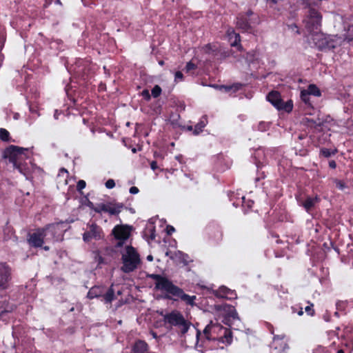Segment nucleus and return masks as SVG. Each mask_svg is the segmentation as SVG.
I'll return each mask as SVG.
<instances>
[{
    "label": "nucleus",
    "mask_w": 353,
    "mask_h": 353,
    "mask_svg": "<svg viewBox=\"0 0 353 353\" xmlns=\"http://www.w3.org/2000/svg\"><path fill=\"white\" fill-rule=\"evenodd\" d=\"M299 3L305 5V17L303 22L305 28L310 32H315V37H321L322 35L318 33V30L321 24L322 16L317 10L312 6L314 0H299Z\"/></svg>",
    "instance_id": "nucleus-2"
},
{
    "label": "nucleus",
    "mask_w": 353,
    "mask_h": 353,
    "mask_svg": "<svg viewBox=\"0 0 353 353\" xmlns=\"http://www.w3.org/2000/svg\"><path fill=\"white\" fill-rule=\"evenodd\" d=\"M122 266L121 270L125 273H130L139 268L141 260L137 250L131 245L125 246L121 251Z\"/></svg>",
    "instance_id": "nucleus-3"
},
{
    "label": "nucleus",
    "mask_w": 353,
    "mask_h": 353,
    "mask_svg": "<svg viewBox=\"0 0 353 353\" xmlns=\"http://www.w3.org/2000/svg\"><path fill=\"white\" fill-rule=\"evenodd\" d=\"M106 212L110 215L119 214L123 208V204L121 203H106Z\"/></svg>",
    "instance_id": "nucleus-14"
},
{
    "label": "nucleus",
    "mask_w": 353,
    "mask_h": 353,
    "mask_svg": "<svg viewBox=\"0 0 353 353\" xmlns=\"http://www.w3.org/2000/svg\"><path fill=\"white\" fill-rule=\"evenodd\" d=\"M192 330L195 332L196 338H198L199 332L198 330H196V329H194V327L192 328Z\"/></svg>",
    "instance_id": "nucleus-55"
},
{
    "label": "nucleus",
    "mask_w": 353,
    "mask_h": 353,
    "mask_svg": "<svg viewBox=\"0 0 353 353\" xmlns=\"http://www.w3.org/2000/svg\"><path fill=\"white\" fill-rule=\"evenodd\" d=\"M203 333L208 340H216L228 345L232 341L231 331L219 323L211 322L205 327Z\"/></svg>",
    "instance_id": "nucleus-4"
},
{
    "label": "nucleus",
    "mask_w": 353,
    "mask_h": 353,
    "mask_svg": "<svg viewBox=\"0 0 353 353\" xmlns=\"http://www.w3.org/2000/svg\"><path fill=\"white\" fill-rule=\"evenodd\" d=\"M58 117H59V112H58V110H55V112H54V117L57 119H58Z\"/></svg>",
    "instance_id": "nucleus-57"
},
{
    "label": "nucleus",
    "mask_w": 353,
    "mask_h": 353,
    "mask_svg": "<svg viewBox=\"0 0 353 353\" xmlns=\"http://www.w3.org/2000/svg\"><path fill=\"white\" fill-rule=\"evenodd\" d=\"M194 68H195L194 64L192 63L191 62H189L187 63V65L185 66V70L187 72H189V71L194 69Z\"/></svg>",
    "instance_id": "nucleus-43"
},
{
    "label": "nucleus",
    "mask_w": 353,
    "mask_h": 353,
    "mask_svg": "<svg viewBox=\"0 0 353 353\" xmlns=\"http://www.w3.org/2000/svg\"><path fill=\"white\" fill-rule=\"evenodd\" d=\"M116 239L119 240H125L130 236V229L125 225H117L112 230Z\"/></svg>",
    "instance_id": "nucleus-13"
},
{
    "label": "nucleus",
    "mask_w": 353,
    "mask_h": 353,
    "mask_svg": "<svg viewBox=\"0 0 353 353\" xmlns=\"http://www.w3.org/2000/svg\"><path fill=\"white\" fill-rule=\"evenodd\" d=\"M147 260L149 261H152L153 260V256L152 255H148L147 256Z\"/></svg>",
    "instance_id": "nucleus-56"
},
{
    "label": "nucleus",
    "mask_w": 353,
    "mask_h": 353,
    "mask_svg": "<svg viewBox=\"0 0 353 353\" xmlns=\"http://www.w3.org/2000/svg\"><path fill=\"white\" fill-rule=\"evenodd\" d=\"M267 127H268V124L265 122H261L259 124V129L261 131L265 130Z\"/></svg>",
    "instance_id": "nucleus-44"
},
{
    "label": "nucleus",
    "mask_w": 353,
    "mask_h": 353,
    "mask_svg": "<svg viewBox=\"0 0 353 353\" xmlns=\"http://www.w3.org/2000/svg\"><path fill=\"white\" fill-rule=\"evenodd\" d=\"M104 288L100 286H94L92 288L88 293V297L90 299L103 296L104 294Z\"/></svg>",
    "instance_id": "nucleus-22"
},
{
    "label": "nucleus",
    "mask_w": 353,
    "mask_h": 353,
    "mask_svg": "<svg viewBox=\"0 0 353 353\" xmlns=\"http://www.w3.org/2000/svg\"><path fill=\"white\" fill-rule=\"evenodd\" d=\"M142 95L147 99L149 100L150 99V95L148 90H143L142 92Z\"/></svg>",
    "instance_id": "nucleus-48"
},
{
    "label": "nucleus",
    "mask_w": 353,
    "mask_h": 353,
    "mask_svg": "<svg viewBox=\"0 0 353 353\" xmlns=\"http://www.w3.org/2000/svg\"><path fill=\"white\" fill-rule=\"evenodd\" d=\"M301 99L305 104L310 105V94H309V92L306 90H301Z\"/></svg>",
    "instance_id": "nucleus-28"
},
{
    "label": "nucleus",
    "mask_w": 353,
    "mask_h": 353,
    "mask_svg": "<svg viewBox=\"0 0 353 353\" xmlns=\"http://www.w3.org/2000/svg\"><path fill=\"white\" fill-rule=\"evenodd\" d=\"M288 30H290L292 32H294L297 34H300L299 28L295 23H292L290 25H288Z\"/></svg>",
    "instance_id": "nucleus-35"
},
{
    "label": "nucleus",
    "mask_w": 353,
    "mask_h": 353,
    "mask_svg": "<svg viewBox=\"0 0 353 353\" xmlns=\"http://www.w3.org/2000/svg\"><path fill=\"white\" fill-rule=\"evenodd\" d=\"M103 238L102 229L96 223H88L87 230L83 234L85 242H89L92 239L100 240Z\"/></svg>",
    "instance_id": "nucleus-9"
},
{
    "label": "nucleus",
    "mask_w": 353,
    "mask_h": 353,
    "mask_svg": "<svg viewBox=\"0 0 353 353\" xmlns=\"http://www.w3.org/2000/svg\"><path fill=\"white\" fill-rule=\"evenodd\" d=\"M130 192L132 194H137L139 192V189L135 186H132L130 188Z\"/></svg>",
    "instance_id": "nucleus-46"
},
{
    "label": "nucleus",
    "mask_w": 353,
    "mask_h": 353,
    "mask_svg": "<svg viewBox=\"0 0 353 353\" xmlns=\"http://www.w3.org/2000/svg\"><path fill=\"white\" fill-rule=\"evenodd\" d=\"M183 74L181 72L178 71L175 73V81H182L183 80Z\"/></svg>",
    "instance_id": "nucleus-41"
},
{
    "label": "nucleus",
    "mask_w": 353,
    "mask_h": 353,
    "mask_svg": "<svg viewBox=\"0 0 353 353\" xmlns=\"http://www.w3.org/2000/svg\"><path fill=\"white\" fill-rule=\"evenodd\" d=\"M86 185L85 181L83 180H79L77 185V189L78 191L82 190Z\"/></svg>",
    "instance_id": "nucleus-36"
},
{
    "label": "nucleus",
    "mask_w": 353,
    "mask_h": 353,
    "mask_svg": "<svg viewBox=\"0 0 353 353\" xmlns=\"http://www.w3.org/2000/svg\"><path fill=\"white\" fill-rule=\"evenodd\" d=\"M347 307V302L343 301H339L336 303V311L334 312V316L336 317H339L341 315H345L346 314V309Z\"/></svg>",
    "instance_id": "nucleus-19"
},
{
    "label": "nucleus",
    "mask_w": 353,
    "mask_h": 353,
    "mask_svg": "<svg viewBox=\"0 0 353 353\" xmlns=\"http://www.w3.org/2000/svg\"><path fill=\"white\" fill-rule=\"evenodd\" d=\"M341 260L344 263H349V259L346 257L345 255H343L341 258Z\"/></svg>",
    "instance_id": "nucleus-52"
},
{
    "label": "nucleus",
    "mask_w": 353,
    "mask_h": 353,
    "mask_svg": "<svg viewBox=\"0 0 353 353\" xmlns=\"http://www.w3.org/2000/svg\"><path fill=\"white\" fill-rule=\"evenodd\" d=\"M30 111L32 112V113H35V114H37L38 116H39V114L38 113L37 110L34 108H33L32 107L30 106Z\"/></svg>",
    "instance_id": "nucleus-54"
},
{
    "label": "nucleus",
    "mask_w": 353,
    "mask_h": 353,
    "mask_svg": "<svg viewBox=\"0 0 353 353\" xmlns=\"http://www.w3.org/2000/svg\"><path fill=\"white\" fill-rule=\"evenodd\" d=\"M293 108V103L291 100H289L286 102H283L282 101L281 103V107L280 108H278V110H285V112H290L292 111Z\"/></svg>",
    "instance_id": "nucleus-25"
},
{
    "label": "nucleus",
    "mask_w": 353,
    "mask_h": 353,
    "mask_svg": "<svg viewBox=\"0 0 353 353\" xmlns=\"http://www.w3.org/2000/svg\"><path fill=\"white\" fill-rule=\"evenodd\" d=\"M227 307L228 308V311L229 312V314H228L229 316L232 317L233 319H238L237 312H236L234 307H232V306H227Z\"/></svg>",
    "instance_id": "nucleus-30"
},
{
    "label": "nucleus",
    "mask_w": 353,
    "mask_h": 353,
    "mask_svg": "<svg viewBox=\"0 0 353 353\" xmlns=\"http://www.w3.org/2000/svg\"><path fill=\"white\" fill-rule=\"evenodd\" d=\"M41 229L43 230L44 241L48 243L62 241L63 233L67 230L63 222L49 224Z\"/></svg>",
    "instance_id": "nucleus-6"
},
{
    "label": "nucleus",
    "mask_w": 353,
    "mask_h": 353,
    "mask_svg": "<svg viewBox=\"0 0 353 353\" xmlns=\"http://www.w3.org/2000/svg\"><path fill=\"white\" fill-rule=\"evenodd\" d=\"M133 353H148V345L143 341H137L134 347Z\"/></svg>",
    "instance_id": "nucleus-23"
},
{
    "label": "nucleus",
    "mask_w": 353,
    "mask_h": 353,
    "mask_svg": "<svg viewBox=\"0 0 353 353\" xmlns=\"http://www.w3.org/2000/svg\"><path fill=\"white\" fill-rule=\"evenodd\" d=\"M43 249H44L45 250H50V248H49V246H44V247H43Z\"/></svg>",
    "instance_id": "nucleus-62"
},
{
    "label": "nucleus",
    "mask_w": 353,
    "mask_h": 353,
    "mask_svg": "<svg viewBox=\"0 0 353 353\" xmlns=\"http://www.w3.org/2000/svg\"><path fill=\"white\" fill-rule=\"evenodd\" d=\"M205 52L210 53V51L214 52V50L212 49V46L210 44L207 45L204 48Z\"/></svg>",
    "instance_id": "nucleus-47"
},
{
    "label": "nucleus",
    "mask_w": 353,
    "mask_h": 353,
    "mask_svg": "<svg viewBox=\"0 0 353 353\" xmlns=\"http://www.w3.org/2000/svg\"><path fill=\"white\" fill-rule=\"evenodd\" d=\"M10 278V269L4 263H0V288L6 289Z\"/></svg>",
    "instance_id": "nucleus-11"
},
{
    "label": "nucleus",
    "mask_w": 353,
    "mask_h": 353,
    "mask_svg": "<svg viewBox=\"0 0 353 353\" xmlns=\"http://www.w3.org/2000/svg\"><path fill=\"white\" fill-rule=\"evenodd\" d=\"M106 203H101L99 204L97 207H95V208H94V210L97 212V213H101L102 212H106Z\"/></svg>",
    "instance_id": "nucleus-31"
},
{
    "label": "nucleus",
    "mask_w": 353,
    "mask_h": 353,
    "mask_svg": "<svg viewBox=\"0 0 353 353\" xmlns=\"http://www.w3.org/2000/svg\"><path fill=\"white\" fill-rule=\"evenodd\" d=\"M303 314V310H302V308H301V309L300 310V311L298 312V314H299V316H301Z\"/></svg>",
    "instance_id": "nucleus-59"
},
{
    "label": "nucleus",
    "mask_w": 353,
    "mask_h": 353,
    "mask_svg": "<svg viewBox=\"0 0 353 353\" xmlns=\"http://www.w3.org/2000/svg\"><path fill=\"white\" fill-rule=\"evenodd\" d=\"M336 186L339 190H343L345 188H347V185L345 182L340 180H335Z\"/></svg>",
    "instance_id": "nucleus-34"
},
{
    "label": "nucleus",
    "mask_w": 353,
    "mask_h": 353,
    "mask_svg": "<svg viewBox=\"0 0 353 353\" xmlns=\"http://www.w3.org/2000/svg\"><path fill=\"white\" fill-rule=\"evenodd\" d=\"M174 230H175L172 226L169 225L167 227V232L168 234H171L173 232H174Z\"/></svg>",
    "instance_id": "nucleus-50"
},
{
    "label": "nucleus",
    "mask_w": 353,
    "mask_h": 353,
    "mask_svg": "<svg viewBox=\"0 0 353 353\" xmlns=\"http://www.w3.org/2000/svg\"><path fill=\"white\" fill-rule=\"evenodd\" d=\"M87 205L93 210L95 208L94 203L90 201H88Z\"/></svg>",
    "instance_id": "nucleus-53"
},
{
    "label": "nucleus",
    "mask_w": 353,
    "mask_h": 353,
    "mask_svg": "<svg viewBox=\"0 0 353 353\" xmlns=\"http://www.w3.org/2000/svg\"><path fill=\"white\" fill-rule=\"evenodd\" d=\"M306 90L309 92V94H310V95L312 94L314 96H320L321 94L319 88L313 84L310 85Z\"/></svg>",
    "instance_id": "nucleus-27"
},
{
    "label": "nucleus",
    "mask_w": 353,
    "mask_h": 353,
    "mask_svg": "<svg viewBox=\"0 0 353 353\" xmlns=\"http://www.w3.org/2000/svg\"><path fill=\"white\" fill-rule=\"evenodd\" d=\"M323 319H325V321L328 322L330 321L329 319V317L327 316H323Z\"/></svg>",
    "instance_id": "nucleus-58"
},
{
    "label": "nucleus",
    "mask_w": 353,
    "mask_h": 353,
    "mask_svg": "<svg viewBox=\"0 0 353 353\" xmlns=\"http://www.w3.org/2000/svg\"><path fill=\"white\" fill-rule=\"evenodd\" d=\"M313 304H310V305H307L305 307V311L307 312L309 315L313 316L314 314V310L312 309Z\"/></svg>",
    "instance_id": "nucleus-38"
},
{
    "label": "nucleus",
    "mask_w": 353,
    "mask_h": 353,
    "mask_svg": "<svg viewBox=\"0 0 353 353\" xmlns=\"http://www.w3.org/2000/svg\"><path fill=\"white\" fill-rule=\"evenodd\" d=\"M268 101L271 103L276 109L281 107L282 99L280 94L276 91H272L267 95Z\"/></svg>",
    "instance_id": "nucleus-15"
},
{
    "label": "nucleus",
    "mask_w": 353,
    "mask_h": 353,
    "mask_svg": "<svg viewBox=\"0 0 353 353\" xmlns=\"http://www.w3.org/2000/svg\"><path fill=\"white\" fill-rule=\"evenodd\" d=\"M175 297L180 299L184 301L186 304L193 306L194 305V301L196 300V296H190L185 294L182 289H179L177 294Z\"/></svg>",
    "instance_id": "nucleus-16"
},
{
    "label": "nucleus",
    "mask_w": 353,
    "mask_h": 353,
    "mask_svg": "<svg viewBox=\"0 0 353 353\" xmlns=\"http://www.w3.org/2000/svg\"><path fill=\"white\" fill-rule=\"evenodd\" d=\"M0 139L2 141H8L9 139V132L4 128H0Z\"/></svg>",
    "instance_id": "nucleus-29"
},
{
    "label": "nucleus",
    "mask_w": 353,
    "mask_h": 353,
    "mask_svg": "<svg viewBox=\"0 0 353 353\" xmlns=\"http://www.w3.org/2000/svg\"><path fill=\"white\" fill-rule=\"evenodd\" d=\"M255 55L253 53H248L246 57V61L248 63H252L254 61Z\"/></svg>",
    "instance_id": "nucleus-40"
},
{
    "label": "nucleus",
    "mask_w": 353,
    "mask_h": 353,
    "mask_svg": "<svg viewBox=\"0 0 353 353\" xmlns=\"http://www.w3.org/2000/svg\"><path fill=\"white\" fill-rule=\"evenodd\" d=\"M214 88H219L221 90H224L225 92H228L232 89V87L230 86H218V85H213Z\"/></svg>",
    "instance_id": "nucleus-45"
},
{
    "label": "nucleus",
    "mask_w": 353,
    "mask_h": 353,
    "mask_svg": "<svg viewBox=\"0 0 353 353\" xmlns=\"http://www.w3.org/2000/svg\"><path fill=\"white\" fill-rule=\"evenodd\" d=\"M115 186V182L113 179H108L105 182V187L108 189H112Z\"/></svg>",
    "instance_id": "nucleus-39"
},
{
    "label": "nucleus",
    "mask_w": 353,
    "mask_h": 353,
    "mask_svg": "<svg viewBox=\"0 0 353 353\" xmlns=\"http://www.w3.org/2000/svg\"><path fill=\"white\" fill-rule=\"evenodd\" d=\"M336 166V164L335 163V161H332V169L335 168Z\"/></svg>",
    "instance_id": "nucleus-60"
},
{
    "label": "nucleus",
    "mask_w": 353,
    "mask_h": 353,
    "mask_svg": "<svg viewBox=\"0 0 353 353\" xmlns=\"http://www.w3.org/2000/svg\"><path fill=\"white\" fill-rule=\"evenodd\" d=\"M176 255H179V257L181 259L183 263L185 264L188 263L189 258L188 254L179 251Z\"/></svg>",
    "instance_id": "nucleus-33"
},
{
    "label": "nucleus",
    "mask_w": 353,
    "mask_h": 353,
    "mask_svg": "<svg viewBox=\"0 0 353 353\" xmlns=\"http://www.w3.org/2000/svg\"><path fill=\"white\" fill-rule=\"evenodd\" d=\"M228 37L232 46H237L240 42V36L236 33L233 28H229L227 31Z\"/></svg>",
    "instance_id": "nucleus-20"
},
{
    "label": "nucleus",
    "mask_w": 353,
    "mask_h": 353,
    "mask_svg": "<svg viewBox=\"0 0 353 353\" xmlns=\"http://www.w3.org/2000/svg\"><path fill=\"white\" fill-rule=\"evenodd\" d=\"M28 151L29 149L26 148L10 145L5 150L4 157L8 158L10 162L13 164V166L18 169L21 173L26 175V169L23 167L21 162L27 157L26 153Z\"/></svg>",
    "instance_id": "nucleus-5"
},
{
    "label": "nucleus",
    "mask_w": 353,
    "mask_h": 353,
    "mask_svg": "<svg viewBox=\"0 0 353 353\" xmlns=\"http://www.w3.org/2000/svg\"><path fill=\"white\" fill-rule=\"evenodd\" d=\"M150 168L152 170H155L156 169H157L158 166H157V163L156 161H152L151 163H150Z\"/></svg>",
    "instance_id": "nucleus-49"
},
{
    "label": "nucleus",
    "mask_w": 353,
    "mask_h": 353,
    "mask_svg": "<svg viewBox=\"0 0 353 353\" xmlns=\"http://www.w3.org/2000/svg\"><path fill=\"white\" fill-rule=\"evenodd\" d=\"M151 277L155 281V288L165 293V298L176 300L174 297L180 289L178 286L174 285L168 279L159 274H152Z\"/></svg>",
    "instance_id": "nucleus-7"
},
{
    "label": "nucleus",
    "mask_w": 353,
    "mask_h": 353,
    "mask_svg": "<svg viewBox=\"0 0 353 353\" xmlns=\"http://www.w3.org/2000/svg\"><path fill=\"white\" fill-rule=\"evenodd\" d=\"M321 153L325 157H328L331 155V152L329 149H323L321 150Z\"/></svg>",
    "instance_id": "nucleus-42"
},
{
    "label": "nucleus",
    "mask_w": 353,
    "mask_h": 353,
    "mask_svg": "<svg viewBox=\"0 0 353 353\" xmlns=\"http://www.w3.org/2000/svg\"><path fill=\"white\" fill-rule=\"evenodd\" d=\"M28 242L33 247H42L43 244L45 243L43 236V230H41L40 228L37 230L32 234H30Z\"/></svg>",
    "instance_id": "nucleus-12"
},
{
    "label": "nucleus",
    "mask_w": 353,
    "mask_h": 353,
    "mask_svg": "<svg viewBox=\"0 0 353 353\" xmlns=\"http://www.w3.org/2000/svg\"><path fill=\"white\" fill-rule=\"evenodd\" d=\"M152 336H153L154 338H156V337H157V334H156V333H154V332H152Z\"/></svg>",
    "instance_id": "nucleus-64"
},
{
    "label": "nucleus",
    "mask_w": 353,
    "mask_h": 353,
    "mask_svg": "<svg viewBox=\"0 0 353 353\" xmlns=\"http://www.w3.org/2000/svg\"><path fill=\"white\" fill-rule=\"evenodd\" d=\"M284 336H274L270 347V353H285L287 344L283 341Z\"/></svg>",
    "instance_id": "nucleus-10"
},
{
    "label": "nucleus",
    "mask_w": 353,
    "mask_h": 353,
    "mask_svg": "<svg viewBox=\"0 0 353 353\" xmlns=\"http://www.w3.org/2000/svg\"><path fill=\"white\" fill-rule=\"evenodd\" d=\"M229 296H234V299H235V298H236V294H235V292H234V294H231V293H229Z\"/></svg>",
    "instance_id": "nucleus-61"
},
{
    "label": "nucleus",
    "mask_w": 353,
    "mask_h": 353,
    "mask_svg": "<svg viewBox=\"0 0 353 353\" xmlns=\"http://www.w3.org/2000/svg\"><path fill=\"white\" fill-rule=\"evenodd\" d=\"M241 200H242L243 205H247L248 207V208H251L252 207V205H253L252 201H250V200L246 201L245 196H242Z\"/></svg>",
    "instance_id": "nucleus-37"
},
{
    "label": "nucleus",
    "mask_w": 353,
    "mask_h": 353,
    "mask_svg": "<svg viewBox=\"0 0 353 353\" xmlns=\"http://www.w3.org/2000/svg\"><path fill=\"white\" fill-rule=\"evenodd\" d=\"M319 199L317 197H307L302 202V205L304 207L307 212H310L315 205L317 203Z\"/></svg>",
    "instance_id": "nucleus-21"
},
{
    "label": "nucleus",
    "mask_w": 353,
    "mask_h": 353,
    "mask_svg": "<svg viewBox=\"0 0 353 353\" xmlns=\"http://www.w3.org/2000/svg\"><path fill=\"white\" fill-rule=\"evenodd\" d=\"M161 92V88L159 85H155L152 90V95L154 97H157Z\"/></svg>",
    "instance_id": "nucleus-32"
},
{
    "label": "nucleus",
    "mask_w": 353,
    "mask_h": 353,
    "mask_svg": "<svg viewBox=\"0 0 353 353\" xmlns=\"http://www.w3.org/2000/svg\"><path fill=\"white\" fill-rule=\"evenodd\" d=\"M254 158L255 159V163L257 168L263 166L265 158L264 149H257L254 152Z\"/></svg>",
    "instance_id": "nucleus-18"
},
{
    "label": "nucleus",
    "mask_w": 353,
    "mask_h": 353,
    "mask_svg": "<svg viewBox=\"0 0 353 353\" xmlns=\"http://www.w3.org/2000/svg\"><path fill=\"white\" fill-rule=\"evenodd\" d=\"M229 293L234 294V292L225 286H221L219 290L214 292V294L217 297L225 298L228 299H233V296H229Z\"/></svg>",
    "instance_id": "nucleus-17"
},
{
    "label": "nucleus",
    "mask_w": 353,
    "mask_h": 353,
    "mask_svg": "<svg viewBox=\"0 0 353 353\" xmlns=\"http://www.w3.org/2000/svg\"><path fill=\"white\" fill-rule=\"evenodd\" d=\"M114 291L111 287L103 295V299L105 303H111L114 299Z\"/></svg>",
    "instance_id": "nucleus-26"
},
{
    "label": "nucleus",
    "mask_w": 353,
    "mask_h": 353,
    "mask_svg": "<svg viewBox=\"0 0 353 353\" xmlns=\"http://www.w3.org/2000/svg\"><path fill=\"white\" fill-rule=\"evenodd\" d=\"M332 249H334L338 253V254H341L340 248L338 246L334 245L333 242H332Z\"/></svg>",
    "instance_id": "nucleus-51"
},
{
    "label": "nucleus",
    "mask_w": 353,
    "mask_h": 353,
    "mask_svg": "<svg viewBox=\"0 0 353 353\" xmlns=\"http://www.w3.org/2000/svg\"><path fill=\"white\" fill-rule=\"evenodd\" d=\"M337 353H344V351L341 349L337 351Z\"/></svg>",
    "instance_id": "nucleus-63"
},
{
    "label": "nucleus",
    "mask_w": 353,
    "mask_h": 353,
    "mask_svg": "<svg viewBox=\"0 0 353 353\" xmlns=\"http://www.w3.org/2000/svg\"><path fill=\"white\" fill-rule=\"evenodd\" d=\"M206 124L207 119L205 117H203L201 120L194 126V134L197 135L201 132Z\"/></svg>",
    "instance_id": "nucleus-24"
},
{
    "label": "nucleus",
    "mask_w": 353,
    "mask_h": 353,
    "mask_svg": "<svg viewBox=\"0 0 353 353\" xmlns=\"http://www.w3.org/2000/svg\"><path fill=\"white\" fill-rule=\"evenodd\" d=\"M259 23L257 14L248 10L246 13H241L236 17V27L243 31H248L254 26Z\"/></svg>",
    "instance_id": "nucleus-8"
},
{
    "label": "nucleus",
    "mask_w": 353,
    "mask_h": 353,
    "mask_svg": "<svg viewBox=\"0 0 353 353\" xmlns=\"http://www.w3.org/2000/svg\"><path fill=\"white\" fill-rule=\"evenodd\" d=\"M165 326L167 328L174 327L181 336H185L191 329L192 323L186 320L183 315L178 310H174L166 313H161Z\"/></svg>",
    "instance_id": "nucleus-1"
}]
</instances>
